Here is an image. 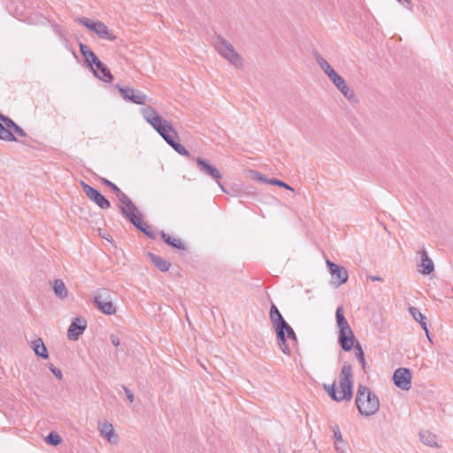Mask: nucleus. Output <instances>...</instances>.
Wrapping results in <instances>:
<instances>
[{"mask_svg": "<svg viewBox=\"0 0 453 453\" xmlns=\"http://www.w3.org/2000/svg\"><path fill=\"white\" fill-rule=\"evenodd\" d=\"M355 402L357 408L362 416H372L380 410V401L378 396L366 386H358Z\"/></svg>", "mask_w": 453, "mask_h": 453, "instance_id": "obj_1", "label": "nucleus"}, {"mask_svg": "<svg viewBox=\"0 0 453 453\" xmlns=\"http://www.w3.org/2000/svg\"><path fill=\"white\" fill-rule=\"evenodd\" d=\"M213 43L217 52L226 58L231 65L238 69L243 67L242 58L236 52L234 46L228 41L221 35H217Z\"/></svg>", "mask_w": 453, "mask_h": 453, "instance_id": "obj_2", "label": "nucleus"}, {"mask_svg": "<svg viewBox=\"0 0 453 453\" xmlns=\"http://www.w3.org/2000/svg\"><path fill=\"white\" fill-rule=\"evenodd\" d=\"M142 114L144 119L150 124L160 135L167 131H172V134L176 135V130L173 125L161 116L157 115L153 107L147 106L142 109Z\"/></svg>", "mask_w": 453, "mask_h": 453, "instance_id": "obj_3", "label": "nucleus"}, {"mask_svg": "<svg viewBox=\"0 0 453 453\" xmlns=\"http://www.w3.org/2000/svg\"><path fill=\"white\" fill-rule=\"evenodd\" d=\"M276 337L278 341V345L280 350L286 354H291V347L288 342V339L293 345L297 343V337L293 330V328L288 324V322H284L282 325L277 326L275 329Z\"/></svg>", "mask_w": 453, "mask_h": 453, "instance_id": "obj_4", "label": "nucleus"}, {"mask_svg": "<svg viewBox=\"0 0 453 453\" xmlns=\"http://www.w3.org/2000/svg\"><path fill=\"white\" fill-rule=\"evenodd\" d=\"M339 386L342 397H347V401H350L353 395V373L352 366L348 362H345L341 369Z\"/></svg>", "mask_w": 453, "mask_h": 453, "instance_id": "obj_5", "label": "nucleus"}, {"mask_svg": "<svg viewBox=\"0 0 453 453\" xmlns=\"http://www.w3.org/2000/svg\"><path fill=\"white\" fill-rule=\"evenodd\" d=\"M78 21L80 24L96 34L100 38L110 41H114L117 38L105 24L101 21H94L87 18H80Z\"/></svg>", "mask_w": 453, "mask_h": 453, "instance_id": "obj_6", "label": "nucleus"}, {"mask_svg": "<svg viewBox=\"0 0 453 453\" xmlns=\"http://www.w3.org/2000/svg\"><path fill=\"white\" fill-rule=\"evenodd\" d=\"M93 303L104 314L112 315L116 312V307L106 289L97 291L94 296Z\"/></svg>", "mask_w": 453, "mask_h": 453, "instance_id": "obj_7", "label": "nucleus"}, {"mask_svg": "<svg viewBox=\"0 0 453 453\" xmlns=\"http://www.w3.org/2000/svg\"><path fill=\"white\" fill-rule=\"evenodd\" d=\"M81 186L86 196L101 209H108L111 206L110 201L97 189L81 181Z\"/></svg>", "mask_w": 453, "mask_h": 453, "instance_id": "obj_8", "label": "nucleus"}, {"mask_svg": "<svg viewBox=\"0 0 453 453\" xmlns=\"http://www.w3.org/2000/svg\"><path fill=\"white\" fill-rule=\"evenodd\" d=\"M119 89L121 96L129 102L136 104H144L147 101V96L144 93L140 90H135L130 87L116 86Z\"/></svg>", "mask_w": 453, "mask_h": 453, "instance_id": "obj_9", "label": "nucleus"}, {"mask_svg": "<svg viewBox=\"0 0 453 453\" xmlns=\"http://www.w3.org/2000/svg\"><path fill=\"white\" fill-rule=\"evenodd\" d=\"M395 385L403 389L409 390L411 387V373L408 368H397L393 374Z\"/></svg>", "mask_w": 453, "mask_h": 453, "instance_id": "obj_10", "label": "nucleus"}, {"mask_svg": "<svg viewBox=\"0 0 453 453\" xmlns=\"http://www.w3.org/2000/svg\"><path fill=\"white\" fill-rule=\"evenodd\" d=\"M326 265L331 273L332 280L337 287L344 284L348 280L349 274L344 267L340 266L330 260H326Z\"/></svg>", "mask_w": 453, "mask_h": 453, "instance_id": "obj_11", "label": "nucleus"}, {"mask_svg": "<svg viewBox=\"0 0 453 453\" xmlns=\"http://www.w3.org/2000/svg\"><path fill=\"white\" fill-rule=\"evenodd\" d=\"M196 165L201 173L216 180L221 189L226 191L224 187L219 181V180L222 178V174L219 170H218L214 165H211L208 161L202 157L196 158Z\"/></svg>", "mask_w": 453, "mask_h": 453, "instance_id": "obj_12", "label": "nucleus"}, {"mask_svg": "<svg viewBox=\"0 0 453 453\" xmlns=\"http://www.w3.org/2000/svg\"><path fill=\"white\" fill-rule=\"evenodd\" d=\"M329 79L347 99L357 101L355 92L347 85L345 80L341 75L335 73Z\"/></svg>", "mask_w": 453, "mask_h": 453, "instance_id": "obj_13", "label": "nucleus"}, {"mask_svg": "<svg viewBox=\"0 0 453 453\" xmlns=\"http://www.w3.org/2000/svg\"><path fill=\"white\" fill-rule=\"evenodd\" d=\"M86 327L87 321L85 319L81 317L74 318L67 331L68 339L77 341L80 335L83 334Z\"/></svg>", "mask_w": 453, "mask_h": 453, "instance_id": "obj_14", "label": "nucleus"}, {"mask_svg": "<svg viewBox=\"0 0 453 453\" xmlns=\"http://www.w3.org/2000/svg\"><path fill=\"white\" fill-rule=\"evenodd\" d=\"M160 136L180 155L185 157L191 156L189 151L183 145H181L179 142L176 141V139L179 138L177 132L176 135H174L173 134H172V131H167L163 133Z\"/></svg>", "mask_w": 453, "mask_h": 453, "instance_id": "obj_15", "label": "nucleus"}, {"mask_svg": "<svg viewBox=\"0 0 453 453\" xmlns=\"http://www.w3.org/2000/svg\"><path fill=\"white\" fill-rule=\"evenodd\" d=\"M420 256V263L418 265L420 268L419 271L424 275H428L434 270L433 260L428 257L426 250L418 252Z\"/></svg>", "mask_w": 453, "mask_h": 453, "instance_id": "obj_16", "label": "nucleus"}, {"mask_svg": "<svg viewBox=\"0 0 453 453\" xmlns=\"http://www.w3.org/2000/svg\"><path fill=\"white\" fill-rule=\"evenodd\" d=\"M80 50L91 69L94 68L93 65L96 66L99 63L102 62L94 53V51L91 50L86 44L80 43Z\"/></svg>", "mask_w": 453, "mask_h": 453, "instance_id": "obj_17", "label": "nucleus"}, {"mask_svg": "<svg viewBox=\"0 0 453 453\" xmlns=\"http://www.w3.org/2000/svg\"><path fill=\"white\" fill-rule=\"evenodd\" d=\"M94 75L104 82H111L113 76L110 69L103 63H99L96 68H92Z\"/></svg>", "mask_w": 453, "mask_h": 453, "instance_id": "obj_18", "label": "nucleus"}, {"mask_svg": "<svg viewBox=\"0 0 453 453\" xmlns=\"http://www.w3.org/2000/svg\"><path fill=\"white\" fill-rule=\"evenodd\" d=\"M130 222L141 232H142L146 236L150 239H156L157 234L154 232L152 227L149 226L147 223L142 221V219H136L134 217H130Z\"/></svg>", "mask_w": 453, "mask_h": 453, "instance_id": "obj_19", "label": "nucleus"}, {"mask_svg": "<svg viewBox=\"0 0 453 453\" xmlns=\"http://www.w3.org/2000/svg\"><path fill=\"white\" fill-rule=\"evenodd\" d=\"M30 347L34 350L35 354L42 357V359H48L49 358V353L47 350V348L43 342V341L41 338H37L31 342Z\"/></svg>", "mask_w": 453, "mask_h": 453, "instance_id": "obj_20", "label": "nucleus"}, {"mask_svg": "<svg viewBox=\"0 0 453 453\" xmlns=\"http://www.w3.org/2000/svg\"><path fill=\"white\" fill-rule=\"evenodd\" d=\"M160 235L163 241L172 248L181 250H186V245L181 239L173 237L170 234L165 233L164 231L160 233Z\"/></svg>", "mask_w": 453, "mask_h": 453, "instance_id": "obj_21", "label": "nucleus"}, {"mask_svg": "<svg viewBox=\"0 0 453 453\" xmlns=\"http://www.w3.org/2000/svg\"><path fill=\"white\" fill-rule=\"evenodd\" d=\"M410 311V313L411 314L412 318L419 323V325L421 326L422 329L426 332V336L429 340L430 337H429V331H428V328H427V323H426V317L425 315H423L419 310L416 307H410L409 309Z\"/></svg>", "mask_w": 453, "mask_h": 453, "instance_id": "obj_22", "label": "nucleus"}, {"mask_svg": "<svg viewBox=\"0 0 453 453\" xmlns=\"http://www.w3.org/2000/svg\"><path fill=\"white\" fill-rule=\"evenodd\" d=\"M148 257H150L152 264L161 272H167L171 266V263L159 256H157L151 252H148Z\"/></svg>", "mask_w": 453, "mask_h": 453, "instance_id": "obj_23", "label": "nucleus"}, {"mask_svg": "<svg viewBox=\"0 0 453 453\" xmlns=\"http://www.w3.org/2000/svg\"><path fill=\"white\" fill-rule=\"evenodd\" d=\"M119 211L122 215L126 217L130 221V217H134L136 219H142V215L138 211L136 205L132 202V205L127 204L126 206L119 205Z\"/></svg>", "mask_w": 453, "mask_h": 453, "instance_id": "obj_24", "label": "nucleus"}, {"mask_svg": "<svg viewBox=\"0 0 453 453\" xmlns=\"http://www.w3.org/2000/svg\"><path fill=\"white\" fill-rule=\"evenodd\" d=\"M270 320L274 329L286 322L280 311L274 303L272 304L270 309Z\"/></svg>", "mask_w": 453, "mask_h": 453, "instance_id": "obj_25", "label": "nucleus"}, {"mask_svg": "<svg viewBox=\"0 0 453 453\" xmlns=\"http://www.w3.org/2000/svg\"><path fill=\"white\" fill-rule=\"evenodd\" d=\"M324 389L327 392L329 396L335 402L347 401V397H342V392L336 390L335 381L333 384H323Z\"/></svg>", "mask_w": 453, "mask_h": 453, "instance_id": "obj_26", "label": "nucleus"}, {"mask_svg": "<svg viewBox=\"0 0 453 453\" xmlns=\"http://www.w3.org/2000/svg\"><path fill=\"white\" fill-rule=\"evenodd\" d=\"M6 118L7 116H4L0 112V140L8 142L17 141L14 134L3 125V122Z\"/></svg>", "mask_w": 453, "mask_h": 453, "instance_id": "obj_27", "label": "nucleus"}, {"mask_svg": "<svg viewBox=\"0 0 453 453\" xmlns=\"http://www.w3.org/2000/svg\"><path fill=\"white\" fill-rule=\"evenodd\" d=\"M314 58L317 64L324 71V73L327 75L328 78L336 73L334 69L330 65V64L319 54L316 53Z\"/></svg>", "mask_w": 453, "mask_h": 453, "instance_id": "obj_28", "label": "nucleus"}, {"mask_svg": "<svg viewBox=\"0 0 453 453\" xmlns=\"http://www.w3.org/2000/svg\"><path fill=\"white\" fill-rule=\"evenodd\" d=\"M53 290L57 297L60 299H65L67 297L68 290L62 280L58 279L54 280Z\"/></svg>", "mask_w": 453, "mask_h": 453, "instance_id": "obj_29", "label": "nucleus"}, {"mask_svg": "<svg viewBox=\"0 0 453 453\" xmlns=\"http://www.w3.org/2000/svg\"><path fill=\"white\" fill-rule=\"evenodd\" d=\"M421 441L430 447H437V437L430 431H422L419 433Z\"/></svg>", "mask_w": 453, "mask_h": 453, "instance_id": "obj_30", "label": "nucleus"}, {"mask_svg": "<svg viewBox=\"0 0 453 453\" xmlns=\"http://www.w3.org/2000/svg\"><path fill=\"white\" fill-rule=\"evenodd\" d=\"M355 335L353 337L350 336H338V342L341 346V348L344 351H350L353 348L355 349Z\"/></svg>", "mask_w": 453, "mask_h": 453, "instance_id": "obj_31", "label": "nucleus"}, {"mask_svg": "<svg viewBox=\"0 0 453 453\" xmlns=\"http://www.w3.org/2000/svg\"><path fill=\"white\" fill-rule=\"evenodd\" d=\"M335 319L339 330L349 326V322L344 316L343 308L342 306L336 309Z\"/></svg>", "mask_w": 453, "mask_h": 453, "instance_id": "obj_32", "label": "nucleus"}, {"mask_svg": "<svg viewBox=\"0 0 453 453\" xmlns=\"http://www.w3.org/2000/svg\"><path fill=\"white\" fill-rule=\"evenodd\" d=\"M355 356H356L357 359L358 360V362L360 363L363 371L365 372L366 362H365V353L363 351L361 344L358 342H357L355 344Z\"/></svg>", "mask_w": 453, "mask_h": 453, "instance_id": "obj_33", "label": "nucleus"}, {"mask_svg": "<svg viewBox=\"0 0 453 453\" xmlns=\"http://www.w3.org/2000/svg\"><path fill=\"white\" fill-rule=\"evenodd\" d=\"M103 436L111 441V436L114 434V429L111 424L104 423L100 430Z\"/></svg>", "mask_w": 453, "mask_h": 453, "instance_id": "obj_34", "label": "nucleus"}, {"mask_svg": "<svg viewBox=\"0 0 453 453\" xmlns=\"http://www.w3.org/2000/svg\"><path fill=\"white\" fill-rule=\"evenodd\" d=\"M45 440L47 443L53 446H58L62 441V438L60 437V435L54 432L50 433Z\"/></svg>", "mask_w": 453, "mask_h": 453, "instance_id": "obj_35", "label": "nucleus"}, {"mask_svg": "<svg viewBox=\"0 0 453 453\" xmlns=\"http://www.w3.org/2000/svg\"><path fill=\"white\" fill-rule=\"evenodd\" d=\"M120 202V205L126 206L127 204L132 205V200L123 192L119 189V192H117L115 194Z\"/></svg>", "mask_w": 453, "mask_h": 453, "instance_id": "obj_36", "label": "nucleus"}, {"mask_svg": "<svg viewBox=\"0 0 453 453\" xmlns=\"http://www.w3.org/2000/svg\"><path fill=\"white\" fill-rule=\"evenodd\" d=\"M268 184H272V185H275V186H279V187H281V188H284L286 189H288V190H291V191H294V188L292 187H290L288 184H287L286 182L280 180H278V179H270L268 180Z\"/></svg>", "mask_w": 453, "mask_h": 453, "instance_id": "obj_37", "label": "nucleus"}, {"mask_svg": "<svg viewBox=\"0 0 453 453\" xmlns=\"http://www.w3.org/2000/svg\"><path fill=\"white\" fill-rule=\"evenodd\" d=\"M100 180L104 185L110 188L113 191L114 194H116L117 192H119L120 188L119 187H117L114 183L110 181L109 180L100 177Z\"/></svg>", "mask_w": 453, "mask_h": 453, "instance_id": "obj_38", "label": "nucleus"}, {"mask_svg": "<svg viewBox=\"0 0 453 453\" xmlns=\"http://www.w3.org/2000/svg\"><path fill=\"white\" fill-rule=\"evenodd\" d=\"M251 175H252V178L257 181H260V182H263V183H266L268 184V180L270 179H267L265 175L261 174L260 173L258 172H256V171H251L250 172Z\"/></svg>", "mask_w": 453, "mask_h": 453, "instance_id": "obj_39", "label": "nucleus"}, {"mask_svg": "<svg viewBox=\"0 0 453 453\" xmlns=\"http://www.w3.org/2000/svg\"><path fill=\"white\" fill-rule=\"evenodd\" d=\"M353 335H354V333H353L350 326H348V327L340 329L339 332H338V336H350V337H353Z\"/></svg>", "mask_w": 453, "mask_h": 453, "instance_id": "obj_40", "label": "nucleus"}, {"mask_svg": "<svg viewBox=\"0 0 453 453\" xmlns=\"http://www.w3.org/2000/svg\"><path fill=\"white\" fill-rule=\"evenodd\" d=\"M49 369L56 376L58 380H61L63 379L62 372L58 368L54 366L52 364L49 365Z\"/></svg>", "mask_w": 453, "mask_h": 453, "instance_id": "obj_41", "label": "nucleus"}, {"mask_svg": "<svg viewBox=\"0 0 453 453\" xmlns=\"http://www.w3.org/2000/svg\"><path fill=\"white\" fill-rule=\"evenodd\" d=\"M334 436L337 441L342 442V436L338 426H334L333 428Z\"/></svg>", "mask_w": 453, "mask_h": 453, "instance_id": "obj_42", "label": "nucleus"}, {"mask_svg": "<svg viewBox=\"0 0 453 453\" xmlns=\"http://www.w3.org/2000/svg\"><path fill=\"white\" fill-rule=\"evenodd\" d=\"M12 131H13V133H15L16 134H18L20 137H26L27 136V133L19 126H18L17 124L12 128Z\"/></svg>", "mask_w": 453, "mask_h": 453, "instance_id": "obj_43", "label": "nucleus"}, {"mask_svg": "<svg viewBox=\"0 0 453 453\" xmlns=\"http://www.w3.org/2000/svg\"><path fill=\"white\" fill-rule=\"evenodd\" d=\"M3 125L7 128V129H12L14 127V126L16 125V123L12 119H10L9 117H7L4 121L3 122Z\"/></svg>", "mask_w": 453, "mask_h": 453, "instance_id": "obj_44", "label": "nucleus"}, {"mask_svg": "<svg viewBox=\"0 0 453 453\" xmlns=\"http://www.w3.org/2000/svg\"><path fill=\"white\" fill-rule=\"evenodd\" d=\"M122 388L126 393V395H127V398L128 399V401L130 403H133L134 397V394L132 393V391L129 388H127L126 386H122Z\"/></svg>", "mask_w": 453, "mask_h": 453, "instance_id": "obj_45", "label": "nucleus"}, {"mask_svg": "<svg viewBox=\"0 0 453 453\" xmlns=\"http://www.w3.org/2000/svg\"><path fill=\"white\" fill-rule=\"evenodd\" d=\"M110 339L113 346L119 347L120 345V340L117 335L111 334Z\"/></svg>", "mask_w": 453, "mask_h": 453, "instance_id": "obj_46", "label": "nucleus"}, {"mask_svg": "<svg viewBox=\"0 0 453 453\" xmlns=\"http://www.w3.org/2000/svg\"><path fill=\"white\" fill-rule=\"evenodd\" d=\"M399 3H403L404 6L411 10L412 9V2L411 0H397Z\"/></svg>", "mask_w": 453, "mask_h": 453, "instance_id": "obj_47", "label": "nucleus"}, {"mask_svg": "<svg viewBox=\"0 0 453 453\" xmlns=\"http://www.w3.org/2000/svg\"><path fill=\"white\" fill-rule=\"evenodd\" d=\"M369 279L372 280V281H381L382 280V278L379 277V276H370Z\"/></svg>", "mask_w": 453, "mask_h": 453, "instance_id": "obj_48", "label": "nucleus"}, {"mask_svg": "<svg viewBox=\"0 0 453 453\" xmlns=\"http://www.w3.org/2000/svg\"><path fill=\"white\" fill-rule=\"evenodd\" d=\"M100 231H101V229H99L100 236L108 240V238L105 236V234L104 233H100Z\"/></svg>", "mask_w": 453, "mask_h": 453, "instance_id": "obj_49", "label": "nucleus"}, {"mask_svg": "<svg viewBox=\"0 0 453 453\" xmlns=\"http://www.w3.org/2000/svg\"><path fill=\"white\" fill-rule=\"evenodd\" d=\"M100 231H101V229H99L100 236L108 240V238L105 236V234L104 233H100Z\"/></svg>", "mask_w": 453, "mask_h": 453, "instance_id": "obj_50", "label": "nucleus"}, {"mask_svg": "<svg viewBox=\"0 0 453 453\" xmlns=\"http://www.w3.org/2000/svg\"><path fill=\"white\" fill-rule=\"evenodd\" d=\"M100 231H101V229H99L100 236L108 240V238L105 236V234L104 233H100Z\"/></svg>", "mask_w": 453, "mask_h": 453, "instance_id": "obj_51", "label": "nucleus"}, {"mask_svg": "<svg viewBox=\"0 0 453 453\" xmlns=\"http://www.w3.org/2000/svg\"><path fill=\"white\" fill-rule=\"evenodd\" d=\"M335 449H336L337 451H339V450H340V448H339L337 445H335Z\"/></svg>", "mask_w": 453, "mask_h": 453, "instance_id": "obj_52", "label": "nucleus"}, {"mask_svg": "<svg viewBox=\"0 0 453 453\" xmlns=\"http://www.w3.org/2000/svg\"><path fill=\"white\" fill-rule=\"evenodd\" d=\"M452 290H453V287H452Z\"/></svg>", "mask_w": 453, "mask_h": 453, "instance_id": "obj_53", "label": "nucleus"}]
</instances>
